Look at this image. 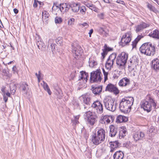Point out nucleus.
<instances>
[{
  "label": "nucleus",
  "instance_id": "1",
  "mask_svg": "<svg viewBox=\"0 0 159 159\" xmlns=\"http://www.w3.org/2000/svg\"><path fill=\"white\" fill-rule=\"evenodd\" d=\"M157 49L156 45L154 43L153 45L150 43H143L139 48L140 52L147 56L153 55Z\"/></svg>",
  "mask_w": 159,
  "mask_h": 159
},
{
  "label": "nucleus",
  "instance_id": "2",
  "mask_svg": "<svg viewBox=\"0 0 159 159\" xmlns=\"http://www.w3.org/2000/svg\"><path fill=\"white\" fill-rule=\"evenodd\" d=\"M105 137V130L101 129L98 130L97 133L93 132L92 134L91 141L94 144L98 145L104 141Z\"/></svg>",
  "mask_w": 159,
  "mask_h": 159
},
{
  "label": "nucleus",
  "instance_id": "3",
  "mask_svg": "<svg viewBox=\"0 0 159 159\" xmlns=\"http://www.w3.org/2000/svg\"><path fill=\"white\" fill-rule=\"evenodd\" d=\"M133 102L134 98L133 97L122 98L120 104V110L124 113H127L130 111Z\"/></svg>",
  "mask_w": 159,
  "mask_h": 159
},
{
  "label": "nucleus",
  "instance_id": "4",
  "mask_svg": "<svg viewBox=\"0 0 159 159\" xmlns=\"http://www.w3.org/2000/svg\"><path fill=\"white\" fill-rule=\"evenodd\" d=\"M146 99V100L143 101L141 102V107L143 108L144 111L149 112L151 110L152 105L155 107L156 104L153 100L149 96H147Z\"/></svg>",
  "mask_w": 159,
  "mask_h": 159
},
{
  "label": "nucleus",
  "instance_id": "5",
  "mask_svg": "<svg viewBox=\"0 0 159 159\" xmlns=\"http://www.w3.org/2000/svg\"><path fill=\"white\" fill-rule=\"evenodd\" d=\"M128 54L124 52L118 54L116 57V63L119 67L123 68L126 63Z\"/></svg>",
  "mask_w": 159,
  "mask_h": 159
},
{
  "label": "nucleus",
  "instance_id": "6",
  "mask_svg": "<svg viewBox=\"0 0 159 159\" xmlns=\"http://www.w3.org/2000/svg\"><path fill=\"white\" fill-rule=\"evenodd\" d=\"M84 116L85 119L87 120L88 123L91 125H94L97 121V115H93V113L90 111L86 112L84 114Z\"/></svg>",
  "mask_w": 159,
  "mask_h": 159
},
{
  "label": "nucleus",
  "instance_id": "7",
  "mask_svg": "<svg viewBox=\"0 0 159 159\" xmlns=\"http://www.w3.org/2000/svg\"><path fill=\"white\" fill-rule=\"evenodd\" d=\"M132 37V35L131 32L129 31L126 33L122 36L120 43V45L123 47L128 45L130 42Z\"/></svg>",
  "mask_w": 159,
  "mask_h": 159
},
{
  "label": "nucleus",
  "instance_id": "8",
  "mask_svg": "<svg viewBox=\"0 0 159 159\" xmlns=\"http://www.w3.org/2000/svg\"><path fill=\"white\" fill-rule=\"evenodd\" d=\"M116 57V54L115 53H112L109 56L105 64V66L107 70H109L113 67Z\"/></svg>",
  "mask_w": 159,
  "mask_h": 159
},
{
  "label": "nucleus",
  "instance_id": "9",
  "mask_svg": "<svg viewBox=\"0 0 159 159\" xmlns=\"http://www.w3.org/2000/svg\"><path fill=\"white\" fill-rule=\"evenodd\" d=\"M116 57V54L115 53H112L109 56L105 64V66L107 70H109L113 67Z\"/></svg>",
  "mask_w": 159,
  "mask_h": 159
},
{
  "label": "nucleus",
  "instance_id": "10",
  "mask_svg": "<svg viewBox=\"0 0 159 159\" xmlns=\"http://www.w3.org/2000/svg\"><path fill=\"white\" fill-rule=\"evenodd\" d=\"M91 107L98 114H102L103 111L102 104L98 101H95L92 104Z\"/></svg>",
  "mask_w": 159,
  "mask_h": 159
},
{
  "label": "nucleus",
  "instance_id": "11",
  "mask_svg": "<svg viewBox=\"0 0 159 159\" xmlns=\"http://www.w3.org/2000/svg\"><path fill=\"white\" fill-rule=\"evenodd\" d=\"M101 73L100 71H94L92 72L90 77V81L91 83L93 82H100L101 80Z\"/></svg>",
  "mask_w": 159,
  "mask_h": 159
},
{
  "label": "nucleus",
  "instance_id": "12",
  "mask_svg": "<svg viewBox=\"0 0 159 159\" xmlns=\"http://www.w3.org/2000/svg\"><path fill=\"white\" fill-rule=\"evenodd\" d=\"M104 104L105 108L110 111H114L116 109V105L114 101L111 99L104 101Z\"/></svg>",
  "mask_w": 159,
  "mask_h": 159
},
{
  "label": "nucleus",
  "instance_id": "13",
  "mask_svg": "<svg viewBox=\"0 0 159 159\" xmlns=\"http://www.w3.org/2000/svg\"><path fill=\"white\" fill-rule=\"evenodd\" d=\"M72 52L74 54V56L75 58H78V57L80 56L82 53V49L80 46H77L75 47L73 44L71 45Z\"/></svg>",
  "mask_w": 159,
  "mask_h": 159
},
{
  "label": "nucleus",
  "instance_id": "14",
  "mask_svg": "<svg viewBox=\"0 0 159 159\" xmlns=\"http://www.w3.org/2000/svg\"><path fill=\"white\" fill-rule=\"evenodd\" d=\"M106 91L113 93L115 95L118 94L119 91L117 87L115 85L112 84H109L106 86L105 90Z\"/></svg>",
  "mask_w": 159,
  "mask_h": 159
},
{
  "label": "nucleus",
  "instance_id": "15",
  "mask_svg": "<svg viewBox=\"0 0 159 159\" xmlns=\"http://www.w3.org/2000/svg\"><path fill=\"white\" fill-rule=\"evenodd\" d=\"M145 134L141 131H137L133 135V138L136 142L139 140H143L145 139Z\"/></svg>",
  "mask_w": 159,
  "mask_h": 159
},
{
  "label": "nucleus",
  "instance_id": "16",
  "mask_svg": "<svg viewBox=\"0 0 159 159\" xmlns=\"http://www.w3.org/2000/svg\"><path fill=\"white\" fill-rule=\"evenodd\" d=\"M80 98H82V102L84 105L85 104L89 106L91 105V98L87 94L82 95Z\"/></svg>",
  "mask_w": 159,
  "mask_h": 159
},
{
  "label": "nucleus",
  "instance_id": "17",
  "mask_svg": "<svg viewBox=\"0 0 159 159\" xmlns=\"http://www.w3.org/2000/svg\"><path fill=\"white\" fill-rule=\"evenodd\" d=\"M111 121H113V119L111 116H105L102 117L99 120V122L105 125L108 124Z\"/></svg>",
  "mask_w": 159,
  "mask_h": 159
},
{
  "label": "nucleus",
  "instance_id": "18",
  "mask_svg": "<svg viewBox=\"0 0 159 159\" xmlns=\"http://www.w3.org/2000/svg\"><path fill=\"white\" fill-rule=\"evenodd\" d=\"M110 145V152H113L117 148H119L121 144L117 141L110 142L109 143Z\"/></svg>",
  "mask_w": 159,
  "mask_h": 159
},
{
  "label": "nucleus",
  "instance_id": "19",
  "mask_svg": "<svg viewBox=\"0 0 159 159\" xmlns=\"http://www.w3.org/2000/svg\"><path fill=\"white\" fill-rule=\"evenodd\" d=\"M149 26V24L146 23L145 22H142L136 27L135 31L137 32L141 31L143 29H145Z\"/></svg>",
  "mask_w": 159,
  "mask_h": 159
},
{
  "label": "nucleus",
  "instance_id": "20",
  "mask_svg": "<svg viewBox=\"0 0 159 159\" xmlns=\"http://www.w3.org/2000/svg\"><path fill=\"white\" fill-rule=\"evenodd\" d=\"M109 128L110 135L111 137H114L117 132V127L111 125L109 127Z\"/></svg>",
  "mask_w": 159,
  "mask_h": 159
},
{
  "label": "nucleus",
  "instance_id": "21",
  "mask_svg": "<svg viewBox=\"0 0 159 159\" xmlns=\"http://www.w3.org/2000/svg\"><path fill=\"white\" fill-rule=\"evenodd\" d=\"M104 49H102L103 52L101 53V55L103 59L105 58L108 52L112 51L113 50L112 48L108 47L106 44L104 45Z\"/></svg>",
  "mask_w": 159,
  "mask_h": 159
},
{
  "label": "nucleus",
  "instance_id": "22",
  "mask_svg": "<svg viewBox=\"0 0 159 159\" xmlns=\"http://www.w3.org/2000/svg\"><path fill=\"white\" fill-rule=\"evenodd\" d=\"M129 79L127 77H124L120 80L119 84L120 86H126L129 84Z\"/></svg>",
  "mask_w": 159,
  "mask_h": 159
},
{
  "label": "nucleus",
  "instance_id": "23",
  "mask_svg": "<svg viewBox=\"0 0 159 159\" xmlns=\"http://www.w3.org/2000/svg\"><path fill=\"white\" fill-rule=\"evenodd\" d=\"M124 156V154L121 151H118L116 152L113 155V159H123Z\"/></svg>",
  "mask_w": 159,
  "mask_h": 159
},
{
  "label": "nucleus",
  "instance_id": "24",
  "mask_svg": "<svg viewBox=\"0 0 159 159\" xmlns=\"http://www.w3.org/2000/svg\"><path fill=\"white\" fill-rule=\"evenodd\" d=\"M153 68L157 72L159 70V60L156 58L154 59L152 61Z\"/></svg>",
  "mask_w": 159,
  "mask_h": 159
},
{
  "label": "nucleus",
  "instance_id": "25",
  "mask_svg": "<svg viewBox=\"0 0 159 159\" xmlns=\"http://www.w3.org/2000/svg\"><path fill=\"white\" fill-rule=\"evenodd\" d=\"M81 76L80 77V78L79 79V80H83L84 83H85L89 78L88 73L83 71L81 72Z\"/></svg>",
  "mask_w": 159,
  "mask_h": 159
},
{
  "label": "nucleus",
  "instance_id": "26",
  "mask_svg": "<svg viewBox=\"0 0 159 159\" xmlns=\"http://www.w3.org/2000/svg\"><path fill=\"white\" fill-rule=\"evenodd\" d=\"M92 92L95 95H99L102 90V86H99L96 87H92Z\"/></svg>",
  "mask_w": 159,
  "mask_h": 159
},
{
  "label": "nucleus",
  "instance_id": "27",
  "mask_svg": "<svg viewBox=\"0 0 159 159\" xmlns=\"http://www.w3.org/2000/svg\"><path fill=\"white\" fill-rule=\"evenodd\" d=\"M149 35L153 38L158 39H159V31L157 30H155L150 33Z\"/></svg>",
  "mask_w": 159,
  "mask_h": 159
},
{
  "label": "nucleus",
  "instance_id": "28",
  "mask_svg": "<svg viewBox=\"0 0 159 159\" xmlns=\"http://www.w3.org/2000/svg\"><path fill=\"white\" fill-rule=\"evenodd\" d=\"M41 84L43 87L44 90L47 91L49 95H51L52 94V92L47 83L43 81Z\"/></svg>",
  "mask_w": 159,
  "mask_h": 159
},
{
  "label": "nucleus",
  "instance_id": "29",
  "mask_svg": "<svg viewBox=\"0 0 159 159\" xmlns=\"http://www.w3.org/2000/svg\"><path fill=\"white\" fill-rule=\"evenodd\" d=\"M127 120L128 118L127 117L121 115H119L116 118V121L117 123L125 122Z\"/></svg>",
  "mask_w": 159,
  "mask_h": 159
},
{
  "label": "nucleus",
  "instance_id": "30",
  "mask_svg": "<svg viewBox=\"0 0 159 159\" xmlns=\"http://www.w3.org/2000/svg\"><path fill=\"white\" fill-rule=\"evenodd\" d=\"M126 131L125 128H121V129L119 131L118 134V138L120 139L123 138L126 136Z\"/></svg>",
  "mask_w": 159,
  "mask_h": 159
},
{
  "label": "nucleus",
  "instance_id": "31",
  "mask_svg": "<svg viewBox=\"0 0 159 159\" xmlns=\"http://www.w3.org/2000/svg\"><path fill=\"white\" fill-rule=\"evenodd\" d=\"M143 37V36L141 35H138L137 37L132 42V48H134L136 47V46L138 42Z\"/></svg>",
  "mask_w": 159,
  "mask_h": 159
},
{
  "label": "nucleus",
  "instance_id": "32",
  "mask_svg": "<svg viewBox=\"0 0 159 159\" xmlns=\"http://www.w3.org/2000/svg\"><path fill=\"white\" fill-rule=\"evenodd\" d=\"M80 5L76 3L72 4L70 6L72 10L74 12H77L80 9Z\"/></svg>",
  "mask_w": 159,
  "mask_h": 159
},
{
  "label": "nucleus",
  "instance_id": "33",
  "mask_svg": "<svg viewBox=\"0 0 159 159\" xmlns=\"http://www.w3.org/2000/svg\"><path fill=\"white\" fill-rule=\"evenodd\" d=\"M74 118L71 120V122L72 124V125L74 128H75V126L76 124H79L78 120L80 117V115H77L74 117Z\"/></svg>",
  "mask_w": 159,
  "mask_h": 159
},
{
  "label": "nucleus",
  "instance_id": "34",
  "mask_svg": "<svg viewBox=\"0 0 159 159\" xmlns=\"http://www.w3.org/2000/svg\"><path fill=\"white\" fill-rule=\"evenodd\" d=\"M68 5L66 3H61L59 7H58V8H59L60 11L62 12H64L66 11L67 8H68Z\"/></svg>",
  "mask_w": 159,
  "mask_h": 159
},
{
  "label": "nucleus",
  "instance_id": "35",
  "mask_svg": "<svg viewBox=\"0 0 159 159\" xmlns=\"http://www.w3.org/2000/svg\"><path fill=\"white\" fill-rule=\"evenodd\" d=\"M49 16L48 13L46 11L43 12L42 13V18L43 20L46 21L47 20V19H48Z\"/></svg>",
  "mask_w": 159,
  "mask_h": 159
},
{
  "label": "nucleus",
  "instance_id": "36",
  "mask_svg": "<svg viewBox=\"0 0 159 159\" xmlns=\"http://www.w3.org/2000/svg\"><path fill=\"white\" fill-rule=\"evenodd\" d=\"M53 40L52 39H50L48 41V45H49L51 46L52 51V52L55 49L56 44L55 43H52Z\"/></svg>",
  "mask_w": 159,
  "mask_h": 159
},
{
  "label": "nucleus",
  "instance_id": "37",
  "mask_svg": "<svg viewBox=\"0 0 159 159\" xmlns=\"http://www.w3.org/2000/svg\"><path fill=\"white\" fill-rule=\"evenodd\" d=\"M37 38H36V42L37 45L39 49H41L43 46L44 45V44L42 42L41 39L39 40V41H37Z\"/></svg>",
  "mask_w": 159,
  "mask_h": 159
},
{
  "label": "nucleus",
  "instance_id": "38",
  "mask_svg": "<svg viewBox=\"0 0 159 159\" xmlns=\"http://www.w3.org/2000/svg\"><path fill=\"white\" fill-rule=\"evenodd\" d=\"M10 89L12 93H15L16 90V86L15 84L13 83L11 84L10 86Z\"/></svg>",
  "mask_w": 159,
  "mask_h": 159
},
{
  "label": "nucleus",
  "instance_id": "39",
  "mask_svg": "<svg viewBox=\"0 0 159 159\" xmlns=\"http://www.w3.org/2000/svg\"><path fill=\"white\" fill-rule=\"evenodd\" d=\"M89 66L91 67H93L97 64V62L96 61H94V60H91L90 58H89Z\"/></svg>",
  "mask_w": 159,
  "mask_h": 159
},
{
  "label": "nucleus",
  "instance_id": "40",
  "mask_svg": "<svg viewBox=\"0 0 159 159\" xmlns=\"http://www.w3.org/2000/svg\"><path fill=\"white\" fill-rule=\"evenodd\" d=\"M62 38L61 37H59L57 38L56 39V42L57 44L60 45H61L62 43Z\"/></svg>",
  "mask_w": 159,
  "mask_h": 159
},
{
  "label": "nucleus",
  "instance_id": "41",
  "mask_svg": "<svg viewBox=\"0 0 159 159\" xmlns=\"http://www.w3.org/2000/svg\"><path fill=\"white\" fill-rule=\"evenodd\" d=\"M62 19L60 17H57L55 19V22L56 24H59L61 22Z\"/></svg>",
  "mask_w": 159,
  "mask_h": 159
},
{
  "label": "nucleus",
  "instance_id": "42",
  "mask_svg": "<svg viewBox=\"0 0 159 159\" xmlns=\"http://www.w3.org/2000/svg\"><path fill=\"white\" fill-rule=\"evenodd\" d=\"M21 87L22 90L24 91L28 89V85L25 83L23 84Z\"/></svg>",
  "mask_w": 159,
  "mask_h": 159
},
{
  "label": "nucleus",
  "instance_id": "43",
  "mask_svg": "<svg viewBox=\"0 0 159 159\" xmlns=\"http://www.w3.org/2000/svg\"><path fill=\"white\" fill-rule=\"evenodd\" d=\"M102 71L104 76V80L105 81L107 79V75L108 74V72H106L104 69H102Z\"/></svg>",
  "mask_w": 159,
  "mask_h": 159
},
{
  "label": "nucleus",
  "instance_id": "44",
  "mask_svg": "<svg viewBox=\"0 0 159 159\" xmlns=\"http://www.w3.org/2000/svg\"><path fill=\"white\" fill-rule=\"evenodd\" d=\"M80 25L82 27H84L85 28H87L89 25L86 22H84L83 23H81L80 24Z\"/></svg>",
  "mask_w": 159,
  "mask_h": 159
},
{
  "label": "nucleus",
  "instance_id": "45",
  "mask_svg": "<svg viewBox=\"0 0 159 159\" xmlns=\"http://www.w3.org/2000/svg\"><path fill=\"white\" fill-rule=\"evenodd\" d=\"M90 9L96 12H98V9L93 4V5L92 6Z\"/></svg>",
  "mask_w": 159,
  "mask_h": 159
},
{
  "label": "nucleus",
  "instance_id": "46",
  "mask_svg": "<svg viewBox=\"0 0 159 159\" xmlns=\"http://www.w3.org/2000/svg\"><path fill=\"white\" fill-rule=\"evenodd\" d=\"M84 7V8H83L82 7H80L79 10H80V13L83 15H84L85 13Z\"/></svg>",
  "mask_w": 159,
  "mask_h": 159
},
{
  "label": "nucleus",
  "instance_id": "47",
  "mask_svg": "<svg viewBox=\"0 0 159 159\" xmlns=\"http://www.w3.org/2000/svg\"><path fill=\"white\" fill-rule=\"evenodd\" d=\"M75 19L74 18H71L69 19L68 22V24L69 25H71L73 24V22L75 21Z\"/></svg>",
  "mask_w": 159,
  "mask_h": 159
},
{
  "label": "nucleus",
  "instance_id": "48",
  "mask_svg": "<svg viewBox=\"0 0 159 159\" xmlns=\"http://www.w3.org/2000/svg\"><path fill=\"white\" fill-rule=\"evenodd\" d=\"M75 76V74L74 72L71 73L69 77L70 80H73Z\"/></svg>",
  "mask_w": 159,
  "mask_h": 159
},
{
  "label": "nucleus",
  "instance_id": "49",
  "mask_svg": "<svg viewBox=\"0 0 159 159\" xmlns=\"http://www.w3.org/2000/svg\"><path fill=\"white\" fill-rule=\"evenodd\" d=\"M98 17L100 19H103L104 17V13H103L99 14L97 15Z\"/></svg>",
  "mask_w": 159,
  "mask_h": 159
},
{
  "label": "nucleus",
  "instance_id": "50",
  "mask_svg": "<svg viewBox=\"0 0 159 159\" xmlns=\"http://www.w3.org/2000/svg\"><path fill=\"white\" fill-rule=\"evenodd\" d=\"M147 7L151 11H153L154 10L153 7L151 4L148 3L147 5Z\"/></svg>",
  "mask_w": 159,
  "mask_h": 159
},
{
  "label": "nucleus",
  "instance_id": "51",
  "mask_svg": "<svg viewBox=\"0 0 159 159\" xmlns=\"http://www.w3.org/2000/svg\"><path fill=\"white\" fill-rule=\"evenodd\" d=\"M116 2L117 3H118L121 4L122 5H124L125 4L124 2L123 1H121L120 0H117Z\"/></svg>",
  "mask_w": 159,
  "mask_h": 159
},
{
  "label": "nucleus",
  "instance_id": "52",
  "mask_svg": "<svg viewBox=\"0 0 159 159\" xmlns=\"http://www.w3.org/2000/svg\"><path fill=\"white\" fill-rule=\"evenodd\" d=\"M16 70H17V69H16V66H14L12 68V70L14 72V73H15L16 72V73L17 72Z\"/></svg>",
  "mask_w": 159,
  "mask_h": 159
},
{
  "label": "nucleus",
  "instance_id": "53",
  "mask_svg": "<svg viewBox=\"0 0 159 159\" xmlns=\"http://www.w3.org/2000/svg\"><path fill=\"white\" fill-rule=\"evenodd\" d=\"M3 99L4 101H5V102H7L8 100V98L5 96L4 93V94L3 95Z\"/></svg>",
  "mask_w": 159,
  "mask_h": 159
},
{
  "label": "nucleus",
  "instance_id": "54",
  "mask_svg": "<svg viewBox=\"0 0 159 159\" xmlns=\"http://www.w3.org/2000/svg\"><path fill=\"white\" fill-rule=\"evenodd\" d=\"M34 0V4H33V7H34L35 8L37 7V1L36 0Z\"/></svg>",
  "mask_w": 159,
  "mask_h": 159
},
{
  "label": "nucleus",
  "instance_id": "55",
  "mask_svg": "<svg viewBox=\"0 0 159 159\" xmlns=\"http://www.w3.org/2000/svg\"><path fill=\"white\" fill-rule=\"evenodd\" d=\"M93 32V29H91L90 30L89 32V37H91V35Z\"/></svg>",
  "mask_w": 159,
  "mask_h": 159
},
{
  "label": "nucleus",
  "instance_id": "56",
  "mask_svg": "<svg viewBox=\"0 0 159 159\" xmlns=\"http://www.w3.org/2000/svg\"><path fill=\"white\" fill-rule=\"evenodd\" d=\"M93 5V4H90V3H87L86 4V6L88 7H89V9Z\"/></svg>",
  "mask_w": 159,
  "mask_h": 159
},
{
  "label": "nucleus",
  "instance_id": "57",
  "mask_svg": "<svg viewBox=\"0 0 159 159\" xmlns=\"http://www.w3.org/2000/svg\"><path fill=\"white\" fill-rule=\"evenodd\" d=\"M99 31L100 32H103L104 31V29L102 27H99Z\"/></svg>",
  "mask_w": 159,
  "mask_h": 159
},
{
  "label": "nucleus",
  "instance_id": "58",
  "mask_svg": "<svg viewBox=\"0 0 159 159\" xmlns=\"http://www.w3.org/2000/svg\"><path fill=\"white\" fill-rule=\"evenodd\" d=\"M13 11L16 14L18 12V10L16 8H14L13 9Z\"/></svg>",
  "mask_w": 159,
  "mask_h": 159
},
{
  "label": "nucleus",
  "instance_id": "59",
  "mask_svg": "<svg viewBox=\"0 0 159 159\" xmlns=\"http://www.w3.org/2000/svg\"><path fill=\"white\" fill-rule=\"evenodd\" d=\"M37 2H38V3L40 5H43L44 4L43 3V2H39V1H38V0H37Z\"/></svg>",
  "mask_w": 159,
  "mask_h": 159
},
{
  "label": "nucleus",
  "instance_id": "60",
  "mask_svg": "<svg viewBox=\"0 0 159 159\" xmlns=\"http://www.w3.org/2000/svg\"><path fill=\"white\" fill-rule=\"evenodd\" d=\"M5 94L8 97H10V94L9 92H7L6 93H5Z\"/></svg>",
  "mask_w": 159,
  "mask_h": 159
},
{
  "label": "nucleus",
  "instance_id": "61",
  "mask_svg": "<svg viewBox=\"0 0 159 159\" xmlns=\"http://www.w3.org/2000/svg\"><path fill=\"white\" fill-rule=\"evenodd\" d=\"M104 1L107 3H109V0H103Z\"/></svg>",
  "mask_w": 159,
  "mask_h": 159
},
{
  "label": "nucleus",
  "instance_id": "62",
  "mask_svg": "<svg viewBox=\"0 0 159 159\" xmlns=\"http://www.w3.org/2000/svg\"><path fill=\"white\" fill-rule=\"evenodd\" d=\"M39 74H38L37 73H35V75L37 76V78H38V76L39 75H40V71H39Z\"/></svg>",
  "mask_w": 159,
  "mask_h": 159
},
{
  "label": "nucleus",
  "instance_id": "63",
  "mask_svg": "<svg viewBox=\"0 0 159 159\" xmlns=\"http://www.w3.org/2000/svg\"><path fill=\"white\" fill-rule=\"evenodd\" d=\"M40 75H38V81L39 82H40Z\"/></svg>",
  "mask_w": 159,
  "mask_h": 159
},
{
  "label": "nucleus",
  "instance_id": "64",
  "mask_svg": "<svg viewBox=\"0 0 159 159\" xmlns=\"http://www.w3.org/2000/svg\"><path fill=\"white\" fill-rule=\"evenodd\" d=\"M1 91H2L3 93V94H4V93L5 94V92L4 91V89H1Z\"/></svg>",
  "mask_w": 159,
  "mask_h": 159
}]
</instances>
